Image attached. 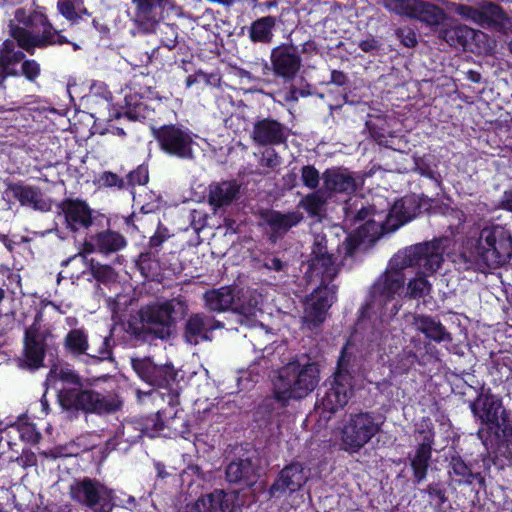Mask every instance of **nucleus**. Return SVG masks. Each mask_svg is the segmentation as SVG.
Returning <instances> with one entry per match:
<instances>
[{"label": "nucleus", "instance_id": "f257e3e1", "mask_svg": "<svg viewBox=\"0 0 512 512\" xmlns=\"http://www.w3.org/2000/svg\"><path fill=\"white\" fill-rule=\"evenodd\" d=\"M443 248L438 241L419 243L399 251L390 261L389 269L381 275L373 286L375 297L391 300L396 295L405 293V276L403 270L417 267L431 273L440 269L444 257Z\"/></svg>", "mask_w": 512, "mask_h": 512}, {"label": "nucleus", "instance_id": "f03ea898", "mask_svg": "<svg viewBox=\"0 0 512 512\" xmlns=\"http://www.w3.org/2000/svg\"><path fill=\"white\" fill-rule=\"evenodd\" d=\"M512 256V237L500 226L484 227L477 237L467 240L454 263L461 270L496 268Z\"/></svg>", "mask_w": 512, "mask_h": 512}, {"label": "nucleus", "instance_id": "7ed1b4c3", "mask_svg": "<svg viewBox=\"0 0 512 512\" xmlns=\"http://www.w3.org/2000/svg\"><path fill=\"white\" fill-rule=\"evenodd\" d=\"M320 381L317 363L306 357L295 358L277 371L273 378L275 398L283 403L301 400L311 394Z\"/></svg>", "mask_w": 512, "mask_h": 512}, {"label": "nucleus", "instance_id": "20e7f679", "mask_svg": "<svg viewBox=\"0 0 512 512\" xmlns=\"http://www.w3.org/2000/svg\"><path fill=\"white\" fill-rule=\"evenodd\" d=\"M9 32L20 48L31 53L35 48L63 44L67 40L49 23L41 8L28 13L23 8L16 9L10 21Z\"/></svg>", "mask_w": 512, "mask_h": 512}, {"label": "nucleus", "instance_id": "39448f33", "mask_svg": "<svg viewBox=\"0 0 512 512\" xmlns=\"http://www.w3.org/2000/svg\"><path fill=\"white\" fill-rule=\"evenodd\" d=\"M383 421L372 412L349 414L339 429L340 448L349 453H358L380 431Z\"/></svg>", "mask_w": 512, "mask_h": 512}, {"label": "nucleus", "instance_id": "423d86ee", "mask_svg": "<svg viewBox=\"0 0 512 512\" xmlns=\"http://www.w3.org/2000/svg\"><path fill=\"white\" fill-rule=\"evenodd\" d=\"M187 310L186 302L181 299L145 307L140 312L143 329L156 338L168 339L175 330V318L184 316Z\"/></svg>", "mask_w": 512, "mask_h": 512}, {"label": "nucleus", "instance_id": "0eeeda50", "mask_svg": "<svg viewBox=\"0 0 512 512\" xmlns=\"http://www.w3.org/2000/svg\"><path fill=\"white\" fill-rule=\"evenodd\" d=\"M59 401L64 408L96 414L112 413L122 406V401L115 394H100L78 388H63L59 394Z\"/></svg>", "mask_w": 512, "mask_h": 512}, {"label": "nucleus", "instance_id": "6e6552de", "mask_svg": "<svg viewBox=\"0 0 512 512\" xmlns=\"http://www.w3.org/2000/svg\"><path fill=\"white\" fill-rule=\"evenodd\" d=\"M55 341L50 326L42 324L39 318L26 329L24 337V350L17 359L18 367L28 370H37L43 366L45 352Z\"/></svg>", "mask_w": 512, "mask_h": 512}, {"label": "nucleus", "instance_id": "1a4fd4ad", "mask_svg": "<svg viewBox=\"0 0 512 512\" xmlns=\"http://www.w3.org/2000/svg\"><path fill=\"white\" fill-rule=\"evenodd\" d=\"M347 351L348 345L343 348L338 361V369L330 383V387L325 394L318 400L317 407L323 411L334 413L343 408L353 394V379L347 370Z\"/></svg>", "mask_w": 512, "mask_h": 512}, {"label": "nucleus", "instance_id": "9d476101", "mask_svg": "<svg viewBox=\"0 0 512 512\" xmlns=\"http://www.w3.org/2000/svg\"><path fill=\"white\" fill-rule=\"evenodd\" d=\"M153 134L165 153L181 159L193 158L196 135L188 128L175 124L163 125L154 129Z\"/></svg>", "mask_w": 512, "mask_h": 512}, {"label": "nucleus", "instance_id": "9b49d317", "mask_svg": "<svg viewBox=\"0 0 512 512\" xmlns=\"http://www.w3.org/2000/svg\"><path fill=\"white\" fill-rule=\"evenodd\" d=\"M72 500L89 508L99 506L102 512L113 507V492L105 485L91 478L75 480L69 488Z\"/></svg>", "mask_w": 512, "mask_h": 512}, {"label": "nucleus", "instance_id": "f8f14e48", "mask_svg": "<svg viewBox=\"0 0 512 512\" xmlns=\"http://www.w3.org/2000/svg\"><path fill=\"white\" fill-rule=\"evenodd\" d=\"M335 300L334 287H317L304 301L303 328L313 330L322 324Z\"/></svg>", "mask_w": 512, "mask_h": 512}, {"label": "nucleus", "instance_id": "ddd939ff", "mask_svg": "<svg viewBox=\"0 0 512 512\" xmlns=\"http://www.w3.org/2000/svg\"><path fill=\"white\" fill-rule=\"evenodd\" d=\"M270 61L274 74L285 81L293 80L302 66L297 48L288 44L274 47L271 50Z\"/></svg>", "mask_w": 512, "mask_h": 512}, {"label": "nucleus", "instance_id": "4468645a", "mask_svg": "<svg viewBox=\"0 0 512 512\" xmlns=\"http://www.w3.org/2000/svg\"><path fill=\"white\" fill-rule=\"evenodd\" d=\"M236 493H226L216 489L211 493L200 496L195 501L189 502L183 512H232L237 507L235 504Z\"/></svg>", "mask_w": 512, "mask_h": 512}, {"label": "nucleus", "instance_id": "2eb2a0df", "mask_svg": "<svg viewBox=\"0 0 512 512\" xmlns=\"http://www.w3.org/2000/svg\"><path fill=\"white\" fill-rule=\"evenodd\" d=\"M309 475V470L300 463H292L281 470L277 480L270 487L269 493L272 497H276L286 492L298 491L308 481Z\"/></svg>", "mask_w": 512, "mask_h": 512}, {"label": "nucleus", "instance_id": "dca6fc26", "mask_svg": "<svg viewBox=\"0 0 512 512\" xmlns=\"http://www.w3.org/2000/svg\"><path fill=\"white\" fill-rule=\"evenodd\" d=\"M132 367L142 380L156 387L169 385L176 376L171 365L157 366L148 358L132 359Z\"/></svg>", "mask_w": 512, "mask_h": 512}, {"label": "nucleus", "instance_id": "f3484780", "mask_svg": "<svg viewBox=\"0 0 512 512\" xmlns=\"http://www.w3.org/2000/svg\"><path fill=\"white\" fill-rule=\"evenodd\" d=\"M58 215L63 217L66 227L71 231L88 228L92 224L89 206L80 200H65L58 205Z\"/></svg>", "mask_w": 512, "mask_h": 512}, {"label": "nucleus", "instance_id": "a211bd4d", "mask_svg": "<svg viewBox=\"0 0 512 512\" xmlns=\"http://www.w3.org/2000/svg\"><path fill=\"white\" fill-rule=\"evenodd\" d=\"M473 414L486 424L489 429L500 427V417L504 410L499 398L491 394H481L472 405Z\"/></svg>", "mask_w": 512, "mask_h": 512}, {"label": "nucleus", "instance_id": "6ab92c4d", "mask_svg": "<svg viewBox=\"0 0 512 512\" xmlns=\"http://www.w3.org/2000/svg\"><path fill=\"white\" fill-rule=\"evenodd\" d=\"M339 266L332 258V255L313 256L310 261L306 275L310 282L319 283L318 287H336L330 282L336 277Z\"/></svg>", "mask_w": 512, "mask_h": 512}, {"label": "nucleus", "instance_id": "aec40b11", "mask_svg": "<svg viewBox=\"0 0 512 512\" xmlns=\"http://www.w3.org/2000/svg\"><path fill=\"white\" fill-rule=\"evenodd\" d=\"M258 145H276L286 140L285 127L276 120L265 118L254 123L250 133Z\"/></svg>", "mask_w": 512, "mask_h": 512}, {"label": "nucleus", "instance_id": "412c9836", "mask_svg": "<svg viewBox=\"0 0 512 512\" xmlns=\"http://www.w3.org/2000/svg\"><path fill=\"white\" fill-rule=\"evenodd\" d=\"M221 327L222 324L210 316L194 314L187 320L184 338L189 344L196 345L210 340L209 333Z\"/></svg>", "mask_w": 512, "mask_h": 512}, {"label": "nucleus", "instance_id": "4be33fe9", "mask_svg": "<svg viewBox=\"0 0 512 512\" xmlns=\"http://www.w3.org/2000/svg\"><path fill=\"white\" fill-rule=\"evenodd\" d=\"M412 327L421 333L426 338L435 342H450L452 337L445 329L439 320L423 314H408L406 315Z\"/></svg>", "mask_w": 512, "mask_h": 512}, {"label": "nucleus", "instance_id": "5701e85b", "mask_svg": "<svg viewBox=\"0 0 512 512\" xmlns=\"http://www.w3.org/2000/svg\"><path fill=\"white\" fill-rule=\"evenodd\" d=\"M25 54L15 49L13 41L5 40L0 48V86L8 77L20 76L18 65L24 60Z\"/></svg>", "mask_w": 512, "mask_h": 512}, {"label": "nucleus", "instance_id": "b1692460", "mask_svg": "<svg viewBox=\"0 0 512 512\" xmlns=\"http://www.w3.org/2000/svg\"><path fill=\"white\" fill-rule=\"evenodd\" d=\"M262 303V295L253 289H238L234 313L238 315L241 324L249 325L250 317L256 314L258 306Z\"/></svg>", "mask_w": 512, "mask_h": 512}, {"label": "nucleus", "instance_id": "393cba45", "mask_svg": "<svg viewBox=\"0 0 512 512\" xmlns=\"http://www.w3.org/2000/svg\"><path fill=\"white\" fill-rule=\"evenodd\" d=\"M4 199L15 198L22 205L30 206L34 209L46 211L50 209V204L43 198L40 190L23 185L10 186L3 194Z\"/></svg>", "mask_w": 512, "mask_h": 512}, {"label": "nucleus", "instance_id": "a878e982", "mask_svg": "<svg viewBox=\"0 0 512 512\" xmlns=\"http://www.w3.org/2000/svg\"><path fill=\"white\" fill-rule=\"evenodd\" d=\"M324 191L326 193L350 194L356 189V182L352 175L341 169H328L323 173Z\"/></svg>", "mask_w": 512, "mask_h": 512}, {"label": "nucleus", "instance_id": "bb28decb", "mask_svg": "<svg viewBox=\"0 0 512 512\" xmlns=\"http://www.w3.org/2000/svg\"><path fill=\"white\" fill-rule=\"evenodd\" d=\"M237 288L229 286L207 291L204 294L206 307L211 311L224 312L232 310L236 304Z\"/></svg>", "mask_w": 512, "mask_h": 512}, {"label": "nucleus", "instance_id": "cd10ccee", "mask_svg": "<svg viewBox=\"0 0 512 512\" xmlns=\"http://www.w3.org/2000/svg\"><path fill=\"white\" fill-rule=\"evenodd\" d=\"M227 480L231 483L252 486L258 478L256 466L249 459L231 462L226 468Z\"/></svg>", "mask_w": 512, "mask_h": 512}, {"label": "nucleus", "instance_id": "c85d7f7f", "mask_svg": "<svg viewBox=\"0 0 512 512\" xmlns=\"http://www.w3.org/2000/svg\"><path fill=\"white\" fill-rule=\"evenodd\" d=\"M302 218V214L297 211L285 214L271 211L265 215L264 220L270 228L272 237H278L285 234L291 227L297 225Z\"/></svg>", "mask_w": 512, "mask_h": 512}, {"label": "nucleus", "instance_id": "c756f323", "mask_svg": "<svg viewBox=\"0 0 512 512\" xmlns=\"http://www.w3.org/2000/svg\"><path fill=\"white\" fill-rule=\"evenodd\" d=\"M418 206L411 197H404L397 200L390 209L387 220L393 228L412 220L417 215Z\"/></svg>", "mask_w": 512, "mask_h": 512}, {"label": "nucleus", "instance_id": "7c9ffc66", "mask_svg": "<svg viewBox=\"0 0 512 512\" xmlns=\"http://www.w3.org/2000/svg\"><path fill=\"white\" fill-rule=\"evenodd\" d=\"M239 192V186L234 181H224L210 185L208 202L214 208L229 205Z\"/></svg>", "mask_w": 512, "mask_h": 512}, {"label": "nucleus", "instance_id": "2f4dec72", "mask_svg": "<svg viewBox=\"0 0 512 512\" xmlns=\"http://www.w3.org/2000/svg\"><path fill=\"white\" fill-rule=\"evenodd\" d=\"M167 0H131L132 19L139 25L154 23L157 10L164 7Z\"/></svg>", "mask_w": 512, "mask_h": 512}, {"label": "nucleus", "instance_id": "473e14b6", "mask_svg": "<svg viewBox=\"0 0 512 512\" xmlns=\"http://www.w3.org/2000/svg\"><path fill=\"white\" fill-rule=\"evenodd\" d=\"M263 351L266 354H263L260 358H258L252 365H250L249 369L243 372V375L238 379L239 385L243 388H247L248 385L245 384V381L256 382L258 376L260 374H264L268 369H271L275 366V357L272 351V348L265 347Z\"/></svg>", "mask_w": 512, "mask_h": 512}, {"label": "nucleus", "instance_id": "72a5a7b5", "mask_svg": "<svg viewBox=\"0 0 512 512\" xmlns=\"http://www.w3.org/2000/svg\"><path fill=\"white\" fill-rule=\"evenodd\" d=\"M432 436H425L424 442L417 448L415 456L411 460L414 477L418 482L425 479L427 468L431 459Z\"/></svg>", "mask_w": 512, "mask_h": 512}, {"label": "nucleus", "instance_id": "f704fd0d", "mask_svg": "<svg viewBox=\"0 0 512 512\" xmlns=\"http://www.w3.org/2000/svg\"><path fill=\"white\" fill-rule=\"evenodd\" d=\"M432 274L424 269H419L415 276L408 280L404 297L419 299L428 296L432 290V284L428 280V276Z\"/></svg>", "mask_w": 512, "mask_h": 512}, {"label": "nucleus", "instance_id": "c9c22d12", "mask_svg": "<svg viewBox=\"0 0 512 512\" xmlns=\"http://www.w3.org/2000/svg\"><path fill=\"white\" fill-rule=\"evenodd\" d=\"M276 19L273 16H265L251 23L249 38L254 43H271Z\"/></svg>", "mask_w": 512, "mask_h": 512}, {"label": "nucleus", "instance_id": "e433bc0d", "mask_svg": "<svg viewBox=\"0 0 512 512\" xmlns=\"http://www.w3.org/2000/svg\"><path fill=\"white\" fill-rule=\"evenodd\" d=\"M443 39L451 46L465 47L469 40L486 37L480 31H476L466 25L455 26L442 32Z\"/></svg>", "mask_w": 512, "mask_h": 512}, {"label": "nucleus", "instance_id": "4c0bfd02", "mask_svg": "<svg viewBox=\"0 0 512 512\" xmlns=\"http://www.w3.org/2000/svg\"><path fill=\"white\" fill-rule=\"evenodd\" d=\"M413 2L408 17L428 24H438L443 19V12L433 4L421 0H413Z\"/></svg>", "mask_w": 512, "mask_h": 512}, {"label": "nucleus", "instance_id": "58836bf2", "mask_svg": "<svg viewBox=\"0 0 512 512\" xmlns=\"http://www.w3.org/2000/svg\"><path fill=\"white\" fill-rule=\"evenodd\" d=\"M46 382L54 386L60 382L62 387L59 388V393L63 388H70V385L75 386L74 388L81 385L79 376L66 365H54L49 371Z\"/></svg>", "mask_w": 512, "mask_h": 512}, {"label": "nucleus", "instance_id": "ea45409f", "mask_svg": "<svg viewBox=\"0 0 512 512\" xmlns=\"http://www.w3.org/2000/svg\"><path fill=\"white\" fill-rule=\"evenodd\" d=\"M65 350L73 356L91 355L89 350L88 333L82 329H72L64 339Z\"/></svg>", "mask_w": 512, "mask_h": 512}, {"label": "nucleus", "instance_id": "a19ab883", "mask_svg": "<svg viewBox=\"0 0 512 512\" xmlns=\"http://www.w3.org/2000/svg\"><path fill=\"white\" fill-rule=\"evenodd\" d=\"M480 14L482 27L501 29L508 21V17L502 8L494 3L489 2L480 5Z\"/></svg>", "mask_w": 512, "mask_h": 512}, {"label": "nucleus", "instance_id": "79ce46f5", "mask_svg": "<svg viewBox=\"0 0 512 512\" xmlns=\"http://www.w3.org/2000/svg\"><path fill=\"white\" fill-rule=\"evenodd\" d=\"M126 239L114 231L99 233L95 239L97 249L102 253L117 252L126 246Z\"/></svg>", "mask_w": 512, "mask_h": 512}, {"label": "nucleus", "instance_id": "37998d69", "mask_svg": "<svg viewBox=\"0 0 512 512\" xmlns=\"http://www.w3.org/2000/svg\"><path fill=\"white\" fill-rule=\"evenodd\" d=\"M328 196L324 189L318 190L304 197L300 201V206L311 216H320Z\"/></svg>", "mask_w": 512, "mask_h": 512}, {"label": "nucleus", "instance_id": "c03bdc74", "mask_svg": "<svg viewBox=\"0 0 512 512\" xmlns=\"http://www.w3.org/2000/svg\"><path fill=\"white\" fill-rule=\"evenodd\" d=\"M163 412L147 417L139 425L141 434L150 438L157 436H163V430H165V423L162 420Z\"/></svg>", "mask_w": 512, "mask_h": 512}, {"label": "nucleus", "instance_id": "a18cd8bd", "mask_svg": "<svg viewBox=\"0 0 512 512\" xmlns=\"http://www.w3.org/2000/svg\"><path fill=\"white\" fill-rule=\"evenodd\" d=\"M57 7L68 20H75L82 14H87V10L83 7V0H58Z\"/></svg>", "mask_w": 512, "mask_h": 512}, {"label": "nucleus", "instance_id": "49530a36", "mask_svg": "<svg viewBox=\"0 0 512 512\" xmlns=\"http://www.w3.org/2000/svg\"><path fill=\"white\" fill-rule=\"evenodd\" d=\"M165 428L166 429L163 430V437H185V434L188 433L185 419L181 415H178L177 412H174L173 416L165 423Z\"/></svg>", "mask_w": 512, "mask_h": 512}, {"label": "nucleus", "instance_id": "de8ad7c7", "mask_svg": "<svg viewBox=\"0 0 512 512\" xmlns=\"http://www.w3.org/2000/svg\"><path fill=\"white\" fill-rule=\"evenodd\" d=\"M453 12L466 20H470L481 26L480 6L472 7L464 4H453Z\"/></svg>", "mask_w": 512, "mask_h": 512}, {"label": "nucleus", "instance_id": "09e8293b", "mask_svg": "<svg viewBox=\"0 0 512 512\" xmlns=\"http://www.w3.org/2000/svg\"><path fill=\"white\" fill-rule=\"evenodd\" d=\"M379 2L390 12L407 17L414 3L413 0H379Z\"/></svg>", "mask_w": 512, "mask_h": 512}, {"label": "nucleus", "instance_id": "8fccbe9b", "mask_svg": "<svg viewBox=\"0 0 512 512\" xmlns=\"http://www.w3.org/2000/svg\"><path fill=\"white\" fill-rule=\"evenodd\" d=\"M19 71L20 75H23L28 81L35 82L41 74V67L37 61L28 59L21 62V70Z\"/></svg>", "mask_w": 512, "mask_h": 512}, {"label": "nucleus", "instance_id": "3c124183", "mask_svg": "<svg viewBox=\"0 0 512 512\" xmlns=\"http://www.w3.org/2000/svg\"><path fill=\"white\" fill-rule=\"evenodd\" d=\"M301 179L306 187L309 189H315L319 185V172L313 166H303L301 169Z\"/></svg>", "mask_w": 512, "mask_h": 512}, {"label": "nucleus", "instance_id": "603ef678", "mask_svg": "<svg viewBox=\"0 0 512 512\" xmlns=\"http://www.w3.org/2000/svg\"><path fill=\"white\" fill-rule=\"evenodd\" d=\"M125 103L127 111L125 112L130 118H137L140 115L141 103L137 99V95H125Z\"/></svg>", "mask_w": 512, "mask_h": 512}, {"label": "nucleus", "instance_id": "864d4df0", "mask_svg": "<svg viewBox=\"0 0 512 512\" xmlns=\"http://www.w3.org/2000/svg\"><path fill=\"white\" fill-rule=\"evenodd\" d=\"M260 164L268 168H276L281 164V158L274 150H266L260 159Z\"/></svg>", "mask_w": 512, "mask_h": 512}, {"label": "nucleus", "instance_id": "5fc2aeb1", "mask_svg": "<svg viewBox=\"0 0 512 512\" xmlns=\"http://www.w3.org/2000/svg\"><path fill=\"white\" fill-rule=\"evenodd\" d=\"M452 473L462 478H467L471 475L470 468L460 458H452L451 460Z\"/></svg>", "mask_w": 512, "mask_h": 512}, {"label": "nucleus", "instance_id": "6e6d98bb", "mask_svg": "<svg viewBox=\"0 0 512 512\" xmlns=\"http://www.w3.org/2000/svg\"><path fill=\"white\" fill-rule=\"evenodd\" d=\"M148 181V171L144 167H138L135 171L129 174V182L132 185H143Z\"/></svg>", "mask_w": 512, "mask_h": 512}, {"label": "nucleus", "instance_id": "4d7b16f0", "mask_svg": "<svg viewBox=\"0 0 512 512\" xmlns=\"http://www.w3.org/2000/svg\"><path fill=\"white\" fill-rule=\"evenodd\" d=\"M313 256L320 255H330L327 252V240L323 235H317L314 240L313 248H312Z\"/></svg>", "mask_w": 512, "mask_h": 512}, {"label": "nucleus", "instance_id": "13d9d810", "mask_svg": "<svg viewBox=\"0 0 512 512\" xmlns=\"http://www.w3.org/2000/svg\"><path fill=\"white\" fill-rule=\"evenodd\" d=\"M101 181L104 185L109 187L119 186L121 187L123 184V181L114 173L112 172H105L101 176Z\"/></svg>", "mask_w": 512, "mask_h": 512}, {"label": "nucleus", "instance_id": "bf43d9fd", "mask_svg": "<svg viewBox=\"0 0 512 512\" xmlns=\"http://www.w3.org/2000/svg\"><path fill=\"white\" fill-rule=\"evenodd\" d=\"M426 491L431 497V499L438 500V504H442L445 502L446 498L444 491L440 489L437 485H429Z\"/></svg>", "mask_w": 512, "mask_h": 512}, {"label": "nucleus", "instance_id": "052dcab7", "mask_svg": "<svg viewBox=\"0 0 512 512\" xmlns=\"http://www.w3.org/2000/svg\"><path fill=\"white\" fill-rule=\"evenodd\" d=\"M399 37L406 47H414L417 44L416 34L411 30H408L406 33L401 31Z\"/></svg>", "mask_w": 512, "mask_h": 512}, {"label": "nucleus", "instance_id": "680f3d73", "mask_svg": "<svg viewBox=\"0 0 512 512\" xmlns=\"http://www.w3.org/2000/svg\"><path fill=\"white\" fill-rule=\"evenodd\" d=\"M92 273L97 278L105 277L109 274L110 268L107 266L93 265L91 266Z\"/></svg>", "mask_w": 512, "mask_h": 512}, {"label": "nucleus", "instance_id": "e2e57ef3", "mask_svg": "<svg viewBox=\"0 0 512 512\" xmlns=\"http://www.w3.org/2000/svg\"><path fill=\"white\" fill-rule=\"evenodd\" d=\"M198 473L197 467H189L181 474L182 485H185L186 482H191L192 478Z\"/></svg>", "mask_w": 512, "mask_h": 512}, {"label": "nucleus", "instance_id": "0e129e2a", "mask_svg": "<svg viewBox=\"0 0 512 512\" xmlns=\"http://www.w3.org/2000/svg\"><path fill=\"white\" fill-rule=\"evenodd\" d=\"M347 81V78L345 76L344 73L340 72V71H332L331 73V82L338 85V86H342L346 83Z\"/></svg>", "mask_w": 512, "mask_h": 512}, {"label": "nucleus", "instance_id": "69168bd1", "mask_svg": "<svg viewBox=\"0 0 512 512\" xmlns=\"http://www.w3.org/2000/svg\"><path fill=\"white\" fill-rule=\"evenodd\" d=\"M359 47L364 52H370L377 48V42L374 39H366L359 43Z\"/></svg>", "mask_w": 512, "mask_h": 512}, {"label": "nucleus", "instance_id": "338daca9", "mask_svg": "<svg viewBox=\"0 0 512 512\" xmlns=\"http://www.w3.org/2000/svg\"><path fill=\"white\" fill-rule=\"evenodd\" d=\"M265 266L270 270L280 271L283 268V263L277 258H270L265 262Z\"/></svg>", "mask_w": 512, "mask_h": 512}, {"label": "nucleus", "instance_id": "774afa93", "mask_svg": "<svg viewBox=\"0 0 512 512\" xmlns=\"http://www.w3.org/2000/svg\"><path fill=\"white\" fill-rule=\"evenodd\" d=\"M504 209L512 212V191L506 192L502 200Z\"/></svg>", "mask_w": 512, "mask_h": 512}]
</instances>
